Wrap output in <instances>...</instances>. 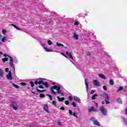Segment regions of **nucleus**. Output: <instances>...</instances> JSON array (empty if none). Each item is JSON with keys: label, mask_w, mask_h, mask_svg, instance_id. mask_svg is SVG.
I'll use <instances>...</instances> for the list:
<instances>
[{"label": "nucleus", "mask_w": 127, "mask_h": 127, "mask_svg": "<svg viewBox=\"0 0 127 127\" xmlns=\"http://www.w3.org/2000/svg\"><path fill=\"white\" fill-rule=\"evenodd\" d=\"M49 107L47 105H45L43 107V110L44 111H45V112H47V113H49Z\"/></svg>", "instance_id": "7"}, {"label": "nucleus", "mask_w": 127, "mask_h": 127, "mask_svg": "<svg viewBox=\"0 0 127 127\" xmlns=\"http://www.w3.org/2000/svg\"><path fill=\"white\" fill-rule=\"evenodd\" d=\"M52 104L53 105H54V106H55L57 105V102H56V101H53Z\"/></svg>", "instance_id": "32"}, {"label": "nucleus", "mask_w": 127, "mask_h": 127, "mask_svg": "<svg viewBox=\"0 0 127 127\" xmlns=\"http://www.w3.org/2000/svg\"><path fill=\"white\" fill-rule=\"evenodd\" d=\"M102 104L103 105H105V102L102 101Z\"/></svg>", "instance_id": "61"}, {"label": "nucleus", "mask_w": 127, "mask_h": 127, "mask_svg": "<svg viewBox=\"0 0 127 127\" xmlns=\"http://www.w3.org/2000/svg\"><path fill=\"white\" fill-rule=\"evenodd\" d=\"M125 114L127 115V108L125 110Z\"/></svg>", "instance_id": "56"}, {"label": "nucleus", "mask_w": 127, "mask_h": 127, "mask_svg": "<svg viewBox=\"0 0 127 127\" xmlns=\"http://www.w3.org/2000/svg\"><path fill=\"white\" fill-rule=\"evenodd\" d=\"M74 25H79V22L77 21L74 22Z\"/></svg>", "instance_id": "45"}, {"label": "nucleus", "mask_w": 127, "mask_h": 127, "mask_svg": "<svg viewBox=\"0 0 127 127\" xmlns=\"http://www.w3.org/2000/svg\"><path fill=\"white\" fill-rule=\"evenodd\" d=\"M5 32H6V31L5 30H2V33H5Z\"/></svg>", "instance_id": "54"}, {"label": "nucleus", "mask_w": 127, "mask_h": 127, "mask_svg": "<svg viewBox=\"0 0 127 127\" xmlns=\"http://www.w3.org/2000/svg\"><path fill=\"white\" fill-rule=\"evenodd\" d=\"M11 26H13V27H14V28H16V29H17V30H21V29L19 28L17 26L13 24H11Z\"/></svg>", "instance_id": "17"}, {"label": "nucleus", "mask_w": 127, "mask_h": 127, "mask_svg": "<svg viewBox=\"0 0 127 127\" xmlns=\"http://www.w3.org/2000/svg\"><path fill=\"white\" fill-rule=\"evenodd\" d=\"M3 56L4 57H6V58L8 57V58L10 59L9 65L10 67H11L12 68H13L14 71H15V67H14V64H13V59H12V58L9 56V55H7L5 54L3 55Z\"/></svg>", "instance_id": "2"}, {"label": "nucleus", "mask_w": 127, "mask_h": 127, "mask_svg": "<svg viewBox=\"0 0 127 127\" xmlns=\"http://www.w3.org/2000/svg\"><path fill=\"white\" fill-rule=\"evenodd\" d=\"M44 82V81H43V80L39 81H38V84H39V85H41V84H43Z\"/></svg>", "instance_id": "34"}, {"label": "nucleus", "mask_w": 127, "mask_h": 127, "mask_svg": "<svg viewBox=\"0 0 127 127\" xmlns=\"http://www.w3.org/2000/svg\"><path fill=\"white\" fill-rule=\"evenodd\" d=\"M56 45H57V46H58V47H61V46H62L63 47H64V45L63 44L58 43V42L56 43Z\"/></svg>", "instance_id": "18"}, {"label": "nucleus", "mask_w": 127, "mask_h": 127, "mask_svg": "<svg viewBox=\"0 0 127 127\" xmlns=\"http://www.w3.org/2000/svg\"><path fill=\"white\" fill-rule=\"evenodd\" d=\"M34 83H35V85H38V81L37 80H36V81H35Z\"/></svg>", "instance_id": "53"}, {"label": "nucleus", "mask_w": 127, "mask_h": 127, "mask_svg": "<svg viewBox=\"0 0 127 127\" xmlns=\"http://www.w3.org/2000/svg\"><path fill=\"white\" fill-rule=\"evenodd\" d=\"M100 111L102 113V114L104 116H107V109L105 108L104 106H101L100 107Z\"/></svg>", "instance_id": "5"}, {"label": "nucleus", "mask_w": 127, "mask_h": 127, "mask_svg": "<svg viewBox=\"0 0 127 127\" xmlns=\"http://www.w3.org/2000/svg\"><path fill=\"white\" fill-rule=\"evenodd\" d=\"M73 98L74 99V101H75V102H77V103H78V104H81V99H80V98L76 96H74Z\"/></svg>", "instance_id": "6"}, {"label": "nucleus", "mask_w": 127, "mask_h": 127, "mask_svg": "<svg viewBox=\"0 0 127 127\" xmlns=\"http://www.w3.org/2000/svg\"><path fill=\"white\" fill-rule=\"evenodd\" d=\"M39 88L40 89H44V87L43 86H42V85H39Z\"/></svg>", "instance_id": "47"}, {"label": "nucleus", "mask_w": 127, "mask_h": 127, "mask_svg": "<svg viewBox=\"0 0 127 127\" xmlns=\"http://www.w3.org/2000/svg\"><path fill=\"white\" fill-rule=\"evenodd\" d=\"M96 97H98V94H94L92 97V100H95L96 99Z\"/></svg>", "instance_id": "26"}, {"label": "nucleus", "mask_w": 127, "mask_h": 127, "mask_svg": "<svg viewBox=\"0 0 127 127\" xmlns=\"http://www.w3.org/2000/svg\"><path fill=\"white\" fill-rule=\"evenodd\" d=\"M72 115L73 116V117H75V118H77V114H76V113L75 112H73V113L72 114Z\"/></svg>", "instance_id": "41"}, {"label": "nucleus", "mask_w": 127, "mask_h": 127, "mask_svg": "<svg viewBox=\"0 0 127 127\" xmlns=\"http://www.w3.org/2000/svg\"><path fill=\"white\" fill-rule=\"evenodd\" d=\"M68 112L70 116H72V115H73V112L71 110H69Z\"/></svg>", "instance_id": "37"}, {"label": "nucleus", "mask_w": 127, "mask_h": 127, "mask_svg": "<svg viewBox=\"0 0 127 127\" xmlns=\"http://www.w3.org/2000/svg\"><path fill=\"white\" fill-rule=\"evenodd\" d=\"M11 83H12L13 87H14L15 88H16V89H18L19 88V86L16 85V84H15L14 83H12V81H11Z\"/></svg>", "instance_id": "24"}, {"label": "nucleus", "mask_w": 127, "mask_h": 127, "mask_svg": "<svg viewBox=\"0 0 127 127\" xmlns=\"http://www.w3.org/2000/svg\"><path fill=\"white\" fill-rule=\"evenodd\" d=\"M2 42H5L6 41V38L5 37H3L1 39Z\"/></svg>", "instance_id": "29"}, {"label": "nucleus", "mask_w": 127, "mask_h": 127, "mask_svg": "<svg viewBox=\"0 0 127 127\" xmlns=\"http://www.w3.org/2000/svg\"><path fill=\"white\" fill-rule=\"evenodd\" d=\"M11 107L13 109V110H15V111H16L18 109V105H17V102L12 101L11 102Z\"/></svg>", "instance_id": "4"}, {"label": "nucleus", "mask_w": 127, "mask_h": 127, "mask_svg": "<svg viewBox=\"0 0 127 127\" xmlns=\"http://www.w3.org/2000/svg\"><path fill=\"white\" fill-rule=\"evenodd\" d=\"M73 37L75 40H78V39H79V36L76 33L73 34Z\"/></svg>", "instance_id": "15"}, {"label": "nucleus", "mask_w": 127, "mask_h": 127, "mask_svg": "<svg viewBox=\"0 0 127 127\" xmlns=\"http://www.w3.org/2000/svg\"><path fill=\"white\" fill-rule=\"evenodd\" d=\"M48 45H52V42H51V40H48Z\"/></svg>", "instance_id": "30"}, {"label": "nucleus", "mask_w": 127, "mask_h": 127, "mask_svg": "<svg viewBox=\"0 0 127 127\" xmlns=\"http://www.w3.org/2000/svg\"><path fill=\"white\" fill-rule=\"evenodd\" d=\"M85 83L86 91L88 92V90H89V82L87 81V78L85 79Z\"/></svg>", "instance_id": "10"}, {"label": "nucleus", "mask_w": 127, "mask_h": 127, "mask_svg": "<svg viewBox=\"0 0 127 127\" xmlns=\"http://www.w3.org/2000/svg\"><path fill=\"white\" fill-rule=\"evenodd\" d=\"M123 89H124V87H123L122 86H120L117 91V93H119V92H120V91H122V90H123Z\"/></svg>", "instance_id": "27"}, {"label": "nucleus", "mask_w": 127, "mask_h": 127, "mask_svg": "<svg viewBox=\"0 0 127 127\" xmlns=\"http://www.w3.org/2000/svg\"><path fill=\"white\" fill-rule=\"evenodd\" d=\"M93 85L94 86H97V87H100V82L98 80H93Z\"/></svg>", "instance_id": "8"}, {"label": "nucleus", "mask_w": 127, "mask_h": 127, "mask_svg": "<svg viewBox=\"0 0 127 127\" xmlns=\"http://www.w3.org/2000/svg\"><path fill=\"white\" fill-rule=\"evenodd\" d=\"M60 110H62V111H65V108H64V107L62 106L61 107Z\"/></svg>", "instance_id": "43"}, {"label": "nucleus", "mask_w": 127, "mask_h": 127, "mask_svg": "<svg viewBox=\"0 0 127 127\" xmlns=\"http://www.w3.org/2000/svg\"><path fill=\"white\" fill-rule=\"evenodd\" d=\"M103 90H104V91H107V86L106 85H104L103 86Z\"/></svg>", "instance_id": "36"}, {"label": "nucleus", "mask_w": 127, "mask_h": 127, "mask_svg": "<svg viewBox=\"0 0 127 127\" xmlns=\"http://www.w3.org/2000/svg\"><path fill=\"white\" fill-rule=\"evenodd\" d=\"M42 91V92H45V91H46V90H41Z\"/></svg>", "instance_id": "62"}, {"label": "nucleus", "mask_w": 127, "mask_h": 127, "mask_svg": "<svg viewBox=\"0 0 127 127\" xmlns=\"http://www.w3.org/2000/svg\"><path fill=\"white\" fill-rule=\"evenodd\" d=\"M50 91L53 95H56V94H61L62 96L64 95V93L62 92L61 88L59 86L54 85L52 86L50 89Z\"/></svg>", "instance_id": "1"}, {"label": "nucleus", "mask_w": 127, "mask_h": 127, "mask_svg": "<svg viewBox=\"0 0 127 127\" xmlns=\"http://www.w3.org/2000/svg\"><path fill=\"white\" fill-rule=\"evenodd\" d=\"M105 102L107 105H109V104H110V101L109 100H105Z\"/></svg>", "instance_id": "46"}, {"label": "nucleus", "mask_w": 127, "mask_h": 127, "mask_svg": "<svg viewBox=\"0 0 127 127\" xmlns=\"http://www.w3.org/2000/svg\"><path fill=\"white\" fill-rule=\"evenodd\" d=\"M109 84L112 86H113L114 84H115V82H114V80L110 79V80L109 81Z\"/></svg>", "instance_id": "23"}, {"label": "nucleus", "mask_w": 127, "mask_h": 127, "mask_svg": "<svg viewBox=\"0 0 127 127\" xmlns=\"http://www.w3.org/2000/svg\"><path fill=\"white\" fill-rule=\"evenodd\" d=\"M88 112L89 113H91V112H97V109H95V107H94V106H92L88 109Z\"/></svg>", "instance_id": "12"}, {"label": "nucleus", "mask_w": 127, "mask_h": 127, "mask_svg": "<svg viewBox=\"0 0 127 127\" xmlns=\"http://www.w3.org/2000/svg\"><path fill=\"white\" fill-rule=\"evenodd\" d=\"M42 46H45V43L41 44Z\"/></svg>", "instance_id": "57"}, {"label": "nucleus", "mask_w": 127, "mask_h": 127, "mask_svg": "<svg viewBox=\"0 0 127 127\" xmlns=\"http://www.w3.org/2000/svg\"><path fill=\"white\" fill-rule=\"evenodd\" d=\"M117 103H118V104H120L121 105H122V104H123V101H122V99L118 98L117 99Z\"/></svg>", "instance_id": "21"}, {"label": "nucleus", "mask_w": 127, "mask_h": 127, "mask_svg": "<svg viewBox=\"0 0 127 127\" xmlns=\"http://www.w3.org/2000/svg\"><path fill=\"white\" fill-rule=\"evenodd\" d=\"M53 50L52 49H49V50L48 51V52H53Z\"/></svg>", "instance_id": "52"}, {"label": "nucleus", "mask_w": 127, "mask_h": 127, "mask_svg": "<svg viewBox=\"0 0 127 127\" xmlns=\"http://www.w3.org/2000/svg\"><path fill=\"white\" fill-rule=\"evenodd\" d=\"M47 96H48V97H49L51 101H52L53 99H52V96H51L50 94H47Z\"/></svg>", "instance_id": "35"}, {"label": "nucleus", "mask_w": 127, "mask_h": 127, "mask_svg": "<svg viewBox=\"0 0 127 127\" xmlns=\"http://www.w3.org/2000/svg\"><path fill=\"white\" fill-rule=\"evenodd\" d=\"M0 55H3V53L2 52H0Z\"/></svg>", "instance_id": "58"}, {"label": "nucleus", "mask_w": 127, "mask_h": 127, "mask_svg": "<svg viewBox=\"0 0 127 127\" xmlns=\"http://www.w3.org/2000/svg\"><path fill=\"white\" fill-rule=\"evenodd\" d=\"M21 85H22V86H26L27 84L25 82H21Z\"/></svg>", "instance_id": "39"}, {"label": "nucleus", "mask_w": 127, "mask_h": 127, "mask_svg": "<svg viewBox=\"0 0 127 127\" xmlns=\"http://www.w3.org/2000/svg\"><path fill=\"white\" fill-rule=\"evenodd\" d=\"M103 98H105L106 100H110V97L109 96V94L107 93H104L103 94Z\"/></svg>", "instance_id": "11"}, {"label": "nucleus", "mask_w": 127, "mask_h": 127, "mask_svg": "<svg viewBox=\"0 0 127 127\" xmlns=\"http://www.w3.org/2000/svg\"><path fill=\"white\" fill-rule=\"evenodd\" d=\"M69 101H73V98H72V97L69 96Z\"/></svg>", "instance_id": "50"}, {"label": "nucleus", "mask_w": 127, "mask_h": 127, "mask_svg": "<svg viewBox=\"0 0 127 127\" xmlns=\"http://www.w3.org/2000/svg\"><path fill=\"white\" fill-rule=\"evenodd\" d=\"M30 84L32 88H33V87H34V82L33 81H30Z\"/></svg>", "instance_id": "28"}, {"label": "nucleus", "mask_w": 127, "mask_h": 127, "mask_svg": "<svg viewBox=\"0 0 127 127\" xmlns=\"http://www.w3.org/2000/svg\"><path fill=\"white\" fill-rule=\"evenodd\" d=\"M86 55L87 56H91V53L89 51L86 52Z\"/></svg>", "instance_id": "38"}, {"label": "nucleus", "mask_w": 127, "mask_h": 127, "mask_svg": "<svg viewBox=\"0 0 127 127\" xmlns=\"http://www.w3.org/2000/svg\"><path fill=\"white\" fill-rule=\"evenodd\" d=\"M43 85H44V86H46V88H48L49 87V84H48V82H43Z\"/></svg>", "instance_id": "20"}, {"label": "nucleus", "mask_w": 127, "mask_h": 127, "mask_svg": "<svg viewBox=\"0 0 127 127\" xmlns=\"http://www.w3.org/2000/svg\"><path fill=\"white\" fill-rule=\"evenodd\" d=\"M3 75V70L1 69H0V76L2 77Z\"/></svg>", "instance_id": "25"}, {"label": "nucleus", "mask_w": 127, "mask_h": 127, "mask_svg": "<svg viewBox=\"0 0 127 127\" xmlns=\"http://www.w3.org/2000/svg\"><path fill=\"white\" fill-rule=\"evenodd\" d=\"M37 91L38 93H42V91H41L40 89H37Z\"/></svg>", "instance_id": "44"}, {"label": "nucleus", "mask_w": 127, "mask_h": 127, "mask_svg": "<svg viewBox=\"0 0 127 127\" xmlns=\"http://www.w3.org/2000/svg\"><path fill=\"white\" fill-rule=\"evenodd\" d=\"M44 48L45 49V50H46V51H47V52H48L49 49H48L47 48L44 47Z\"/></svg>", "instance_id": "51"}, {"label": "nucleus", "mask_w": 127, "mask_h": 127, "mask_svg": "<svg viewBox=\"0 0 127 127\" xmlns=\"http://www.w3.org/2000/svg\"><path fill=\"white\" fill-rule=\"evenodd\" d=\"M5 71L6 73L8 72V68H5Z\"/></svg>", "instance_id": "49"}, {"label": "nucleus", "mask_w": 127, "mask_h": 127, "mask_svg": "<svg viewBox=\"0 0 127 127\" xmlns=\"http://www.w3.org/2000/svg\"><path fill=\"white\" fill-rule=\"evenodd\" d=\"M40 98H45V94H41L39 96Z\"/></svg>", "instance_id": "31"}, {"label": "nucleus", "mask_w": 127, "mask_h": 127, "mask_svg": "<svg viewBox=\"0 0 127 127\" xmlns=\"http://www.w3.org/2000/svg\"><path fill=\"white\" fill-rule=\"evenodd\" d=\"M122 120H123V122L124 123V124H125V125H127V119H125V117H123Z\"/></svg>", "instance_id": "22"}, {"label": "nucleus", "mask_w": 127, "mask_h": 127, "mask_svg": "<svg viewBox=\"0 0 127 127\" xmlns=\"http://www.w3.org/2000/svg\"><path fill=\"white\" fill-rule=\"evenodd\" d=\"M52 85H56V83H55V82H52Z\"/></svg>", "instance_id": "60"}, {"label": "nucleus", "mask_w": 127, "mask_h": 127, "mask_svg": "<svg viewBox=\"0 0 127 127\" xmlns=\"http://www.w3.org/2000/svg\"><path fill=\"white\" fill-rule=\"evenodd\" d=\"M57 99L59 102H63L65 100V98L62 97L61 98L59 96H57Z\"/></svg>", "instance_id": "14"}, {"label": "nucleus", "mask_w": 127, "mask_h": 127, "mask_svg": "<svg viewBox=\"0 0 127 127\" xmlns=\"http://www.w3.org/2000/svg\"><path fill=\"white\" fill-rule=\"evenodd\" d=\"M72 106H73V107H74V108H76V107H77V105L76 104V103H75V102H72L71 103Z\"/></svg>", "instance_id": "33"}, {"label": "nucleus", "mask_w": 127, "mask_h": 127, "mask_svg": "<svg viewBox=\"0 0 127 127\" xmlns=\"http://www.w3.org/2000/svg\"><path fill=\"white\" fill-rule=\"evenodd\" d=\"M90 121H91V122H92L93 123V125H95V126H98V127H101V125H100V123L98 122V120H97L96 118L94 117H91L90 119Z\"/></svg>", "instance_id": "3"}, {"label": "nucleus", "mask_w": 127, "mask_h": 127, "mask_svg": "<svg viewBox=\"0 0 127 127\" xmlns=\"http://www.w3.org/2000/svg\"><path fill=\"white\" fill-rule=\"evenodd\" d=\"M65 105H67L68 106V105H69V104H70V103L69 102V101L66 100L65 101Z\"/></svg>", "instance_id": "40"}, {"label": "nucleus", "mask_w": 127, "mask_h": 127, "mask_svg": "<svg viewBox=\"0 0 127 127\" xmlns=\"http://www.w3.org/2000/svg\"><path fill=\"white\" fill-rule=\"evenodd\" d=\"M62 55H64V57H66V58H67V57L66 56V55H65L63 53H62Z\"/></svg>", "instance_id": "55"}, {"label": "nucleus", "mask_w": 127, "mask_h": 127, "mask_svg": "<svg viewBox=\"0 0 127 127\" xmlns=\"http://www.w3.org/2000/svg\"><path fill=\"white\" fill-rule=\"evenodd\" d=\"M58 125H59V126H62V122H58Z\"/></svg>", "instance_id": "48"}, {"label": "nucleus", "mask_w": 127, "mask_h": 127, "mask_svg": "<svg viewBox=\"0 0 127 127\" xmlns=\"http://www.w3.org/2000/svg\"><path fill=\"white\" fill-rule=\"evenodd\" d=\"M95 45H96V46H98V45H97V44H96V43H97V42H95Z\"/></svg>", "instance_id": "63"}, {"label": "nucleus", "mask_w": 127, "mask_h": 127, "mask_svg": "<svg viewBox=\"0 0 127 127\" xmlns=\"http://www.w3.org/2000/svg\"><path fill=\"white\" fill-rule=\"evenodd\" d=\"M7 78L8 80H12V76H11V71H9L8 74L6 75Z\"/></svg>", "instance_id": "9"}, {"label": "nucleus", "mask_w": 127, "mask_h": 127, "mask_svg": "<svg viewBox=\"0 0 127 127\" xmlns=\"http://www.w3.org/2000/svg\"><path fill=\"white\" fill-rule=\"evenodd\" d=\"M95 107H98V103H95Z\"/></svg>", "instance_id": "59"}, {"label": "nucleus", "mask_w": 127, "mask_h": 127, "mask_svg": "<svg viewBox=\"0 0 127 127\" xmlns=\"http://www.w3.org/2000/svg\"><path fill=\"white\" fill-rule=\"evenodd\" d=\"M2 62H3L4 63L5 62H6L8 61V57L2 59Z\"/></svg>", "instance_id": "19"}, {"label": "nucleus", "mask_w": 127, "mask_h": 127, "mask_svg": "<svg viewBox=\"0 0 127 127\" xmlns=\"http://www.w3.org/2000/svg\"><path fill=\"white\" fill-rule=\"evenodd\" d=\"M0 45H2V43L0 42Z\"/></svg>", "instance_id": "64"}, {"label": "nucleus", "mask_w": 127, "mask_h": 127, "mask_svg": "<svg viewBox=\"0 0 127 127\" xmlns=\"http://www.w3.org/2000/svg\"><path fill=\"white\" fill-rule=\"evenodd\" d=\"M94 92H96V90H91V92H90V94H91L92 95H93L94 94Z\"/></svg>", "instance_id": "42"}, {"label": "nucleus", "mask_w": 127, "mask_h": 127, "mask_svg": "<svg viewBox=\"0 0 127 127\" xmlns=\"http://www.w3.org/2000/svg\"><path fill=\"white\" fill-rule=\"evenodd\" d=\"M98 76L99 77H100V78H101L102 79H106V76L102 73L99 74Z\"/></svg>", "instance_id": "16"}, {"label": "nucleus", "mask_w": 127, "mask_h": 127, "mask_svg": "<svg viewBox=\"0 0 127 127\" xmlns=\"http://www.w3.org/2000/svg\"><path fill=\"white\" fill-rule=\"evenodd\" d=\"M65 54L67 55V56H68L70 59H72V60H73V57H72V54H71V53H69V52H66Z\"/></svg>", "instance_id": "13"}]
</instances>
